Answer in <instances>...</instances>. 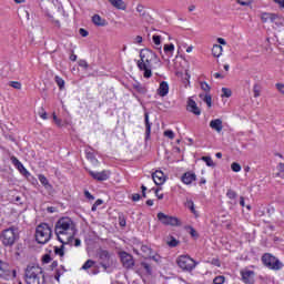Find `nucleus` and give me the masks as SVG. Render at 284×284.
Listing matches in <instances>:
<instances>
[{"instance_id": "obj_1", "label": "nucleus", "mask_w": 284, "mask_h": 284, "mask_svg": "<svg viewBox=\"0 0 284 284\" xmlns=\"http://www.w3.org/2000/svg\"><path fill=\"white\" fill-rule=\"evenodd\" d=\"M57 239L62 245H69V243H72V239H74V235L77 234V225H74V221L70 217H61L55 223L54 229Z\"/></svg>"}, {"instance_id": "obj_2", "label": "nucleus", "mask_w": 284, "mask_h": 284, "mask_svg": "<svg viewBox=\"0 0 284 284\" xmlns=\"http://www.w3.org/2000/svg\"><path fill=\"white\" fill-rule=\"evenodd\" d=\"M159 61V55L150 49H143L140 51V60H138L136 65L139 70L143 73L144 79H150L152 77V63Z\"/></svg>"}, {"instance_id": "obj_3", "label": "nucleus", "mask_w": 284, "mask_h": 284, "mask_svg": "<svg viewBox=\"0 0 284 284\" xmlns=\"http://www.w3.org/2000/svg\"><path fill=\"white\" fill-rule=\"evenodd\" d=\"M24 281L27 284H45L43 268L37 265H29L24 271Z\"/></svg>"}, {"instance_id": "obj_4", "label": "nucleus", "mask_w": 284, "mask_h": 284, "mask_svg": "<svg viewBox=\"0 0 284 284\" xmlns=\"http://www.w3.org/2000/svg\"><path fill=\"white\" fill-rule=\"evenodd\" d=\"M52 239V227L48 223H41L36 229V241L40 245H45Z\"/></svg>"}, {"instance_id": "obj_5", "label": "nucleus", "mask_w": 284, "mask_h": 284, "mask_svg": "<svg viewBox=\"0 0 284 284\" xmlns=\"http://www.w3.org/2000/svg\"><path fill=\"white\" fill-rule=\"evenodd\" d=\"M0 239L4 247H12L19 241V232L13 226L6 229L2 231Z\"/></svg>"}, {"instance_id": "obj_6", "label": "nucleus", "mask_w": 284, "mask_h": 284, "mask_svg": "<svg viewBox=\"0 0 284 284\" xmlns=\"http://www.w3.org/2000/svg\"><path fill=\"white\" fill-rule=\"evenodd\" d=\"M178 266L183 270V272H192L196 267V261H194L189 255H180L176 258Z\"/></svg>"}, {"instance_id": "obj_7", "label": "nucleus", "mask_w": 284, "mask_h": 284, "mask_svg": "<svg viewBox=\"0 0 284 284\" xmlns=\"http://www.w3.org/2000/svg\"><path fill=\"white\" fill-rule=\"evenodd\" d=\"M262 262L266 267H268V270H283V264L281 263V261L270 253H265L262 256Z\"/></svg>"}, {"instance_id": "obj_8", "label": "nucleus", "mask_w": 284, "mask_h": 284, "mask_svg": "<svg viewBox=\"0 0 284 284\" xmlns=\"http://www.w3.org/2000/svg\"><path fill=\"white\" fill-rule=\"evenodd\" d=\"M158 221L162 223V225H171V227H180L181 220L176 216L166 215L163 212L158 213Z\"/></svg>"}, {"instance_id": "obj_9", "label": "nucleus", "mask_w": 284, "mask_h": 284, "mask_svg": "<svg viewBox=\"0 0 284 284\" xmlns=\"http://www.w3.org/2000/svg\"><path fill=\"white\" fill-rule=\"evenodd\" d=\"M100 263L103 268L108 270L109 267H112L114 265V254L109 253L105 250L100 251L99 253Z\"/></svg>"}, {"instance_id": "obj_10", "label": "nucleus", "mask_w": 284, "mask_h": 284, "mask_svg": "<svg viewBox=\"0 0 284 284\" xmlns=\"http://www.w3.org/2000/svg\"><path fill=\"white\" fill-rule=\"evenodd\" d=\"M120 258L123 267L126 270H131V267H134V257L125 251L120 252Z\"/></svg>"}, {"instance_id": "obj_11", "label": "nucleus", "mask_w": 284, "mask_h": 284, "mask_svg": "<svg viewBox=\"0 0 284 284\" xmlns=\"http://www.w3.org/2000/svg\"><path fill=\"white\" fill-rule=\"evenodd\" d=\"M89 174L94 179V181H108V179H110V171L108 170L101 172L89 171Z\"/></svg>"}, {"instance_id": "obj_12", "label": "nucleus", "mask_w": 284, "mask_h": 284, "mask_svg": "<svg viewBox=\"0 0 284 284\" xmlns=\"http://www.w3.org/2000/svg\"><path fill=\"white\" fill-rule=\"evenodd\" d=\"M11 162L14 165V168H17L18 172H20V174L27 178L30 176L29 170L26 169V166H23V163H21V161H19L17 156H11Z\"/></svg>"}, {"instance_id": "obj_13", "label": "nucleus", "mask_w": 284, "mask_h": 284, "mask_svg": "<svg viewBox=\"0 0 284 284\" xmlns=\"http://www.w3.org/2000/svg\"><path fill=\"white\" fill-rule=\"evenodd\" d=\"M186 110L187 112L195 114V116H201V109H199V105L196 104V101H194L193 98H189Z\"/></svg>"}, {"instance_id": "obj_14", "label": "nucleus", "mask_w": 284, "mask_h": 284, "mask_svg": "<svg viewBox=\"0 0 284 284\" xmlns=\"http://www.w3.org/2000/svg\"><path fill=\"white\" fill-rule=\"evenodd\" d=\"M242 281L245 284H254V271L243 270L241 271Z\"/></svg>"}, {"instance_id": "obj_15", "label": "nucleus", "mask_w": 284, "mask_h": 284, "mask_svg": "<svg viewBox=\"0 0 284 284\" xmlns=\"http://www.w3.org/2000/svg\"><path fill=\"white\" fill-rule=\"evenodd\" d=\"M12 274V271L10 270V266L6 264L4 262L0 261V278H10Z\"/></svg>"}, {"instance_id": "obj_16", "label": "nucleus", "mask_w": 284, "mask_h": 284, "mask_svg": "<svg viewBox=\"0 0 284 284\" xmlns=\"http://www.w3.org/2000/svg\"><path fill=\"white\" fill-rule=\"evenodd\" d=\"M159 97H168L170 94V84L166 81H162L156 90Z\"/></svg>"}, {"instance_id": "obj_17", "label": "nucleus", "mask_w": 284, "mask_h": 284, "mask_svg": "<svg viewBox=\"0 0 284 284\" xmlns=\"http://www.w3.org/2000/svg\"><path fill=\"white\" fill-rule=\"evenodd\" d=\"M181 181L184 185H192V183L196 181V174L193 172H186L182 175Z\"/></svg>"}, {"instance_id": "obj_18", "label": "nucleus", "mask_w": 284, "mask_h": 284, "mask_svg": "<svg viewBox=\"0 0 284 284\" xmlns=\"http://www.w3.org/2000/svg\"><path fill=\"white\" fill-rule=\"evenodd\" d=\"M152 180L154 181L155 185H163V183H165V174L162 171H155L152 174Z\"/></svg>"}, {"instance_id": "obj_19", "label": "nucleus", "mask_w": 284, "mask_h": 284, "mask_svg": "<svg viewBox=\"0 0 284 284\" xmlns=\"http://www.w3.org/2000/svg\"><path fill=\"white\" fill-rule=\"evenodd\" d=\"M276 19H278V14L276 13L264 12L261 14V20L263 21V23H274Z\"/></svg>"}, {"instance_id": "obj_20", "label": "nucleus", "mask_w": 284, "mask_h": 284, "mask_svg": "<svg viewBox=\"0 0 284 284\" xmlns=\"http://www.w3.org/2000/svg\"><path fill=\"white\" fill-rule=\"evenodd\" d=\"M210 129L214 130L217 133L223 132V120L221 119L211 120Z\"/></svg>"}, {"instance_id": "obj_21", "label": "nucleus", "mask_w": 284, "mask_h": 284, "mask_svg": "<svg viewBox=\"0 0 284 284\" xmlns=\"http://www.w3.org/2000/svg\"><path fill=\"white\" fill-rule=\"evenodd\" d=\"M144 123H145V136L150 139V134H152V123L150 122V113H144Z\"/></svg>"}, {"instance_id": "obj_22", "label": "nucleus", "mask_w": 284, "mask_h": 284, "mask_svg": "<svg viewBox=\"0 0 284 284\" xmlns=\"http://www.w3.org/2000/svg\"><path fill=\"white\" fill-rule=\"evenodd\" d=\"M92 23H94V26H98L100 28H104V26H108V21L101 18V16L99 14H94L92 17Z\"/></svg>"}, {"instance_id": "obj_23", "label": "nucleus", "mask_w": 284, "mask_h": 284, "mask_svg": "<svg viewBox=\"0 0 284 284\" xmlns=\"http://www.w3.org/2000/svg\"><path fill=\"white\" fill-rule=\"evenodd\" d=\"M111 6H113V8H116L118 10H126L128 4H125V1L123 0H109Z\"/></svg>"}, {"instance_id": "obj_24", "label": "nucleus", "mask_w": 284, "mask_h": 284, "mask_svg": "<svg viewBox=\"0 0 284 284\" xmlns=\"http://www.w3.org/2000/svg\"><path fill=\"white\" fill-rule=\"evenodd\" d=\"M132 88L135 92H138V94H146L148 93V89L139 82L133 83Z\"/></svg>"}, {"instance_id": "obj_25", "label": "nucleus", "mask_w": 284, "mask_h": 284, "mask_svg": "<svg viewBox=\"0 0 284 284\" xmlns=\"http://www.w3.org/2000/svg\"><path fill=\"white\" fill-rule=\"evenodd\" d=\"M38 179L43 187H45L47 190H52V184H50V181H48V178H45V175L40 174Z\"/></svg>"}, {"instance_id": "obj_26", "label": "nucleus", "mask_w": 284, "mask_h": 284, "mask_svg": "<svg viewBox=\"0 0 284 284\" xmlns=\"http://www.w3.org/2000/svg\"><path fill=\"white\" fill-rule=\"evenodd\" d=\"M212 54L216 59L223 54V47L221 44H214L212 48Z\"/></svg>"}, {"instance_id": "obj_27", "label": "nucleus", "mask_w": 284, "mask_h": 284, "mask_svg": "<svg viewBox=\"0 0 284 284\" xmlns=\"http://www.w3.org/2000/svg\"><path fill=\"white\" fill-rule=\"evenodd\" d=\"M200 99L206 103L207 108H212V95L210 93H201Z\"/></svg>"}, {"instance_id": "obj_28", "label": "nucleus", "mask_w": 284, "mask_h": 284, "mask_svg": "<svg viewBox=\"0 0 284 284\" xmlns=\"http://www.w3.org/2000/svg\"><path fill=\"white\" fill-rule=\"evenodd\" d=\"M152 39H153V43H154V45H155V50H159V52H160V54L163 52L162 50H161V36H156V34H154L153 37H152Z\"/></svg>"}, {"instance_id": "obj_29", "label": "nucleus", "mask_w": 284, "mask_h": 284, "mask_svg": "<svg viewBox=\"0 0 284 284\" xmlns=\"http://www.w3.org/2000/svg\"><path fill=\"white\" fill-rule=\"evenodd\" d=\"M164 54L172 57L174 54V44H164Z\"/></svg>"}, {"instance_id": "obj_30", "label": "nucleus", "mask_w": 284, "mask_h": 284, "mask_svg": "<svg viewBox=\"0 0 284 284\" xmlns=\"http://www.w3.org/2000/svg\"><path fill=\"white\" fill-rule=\"evenodd\" d=\"M186 207L194 214V216H199V212H196V209L194 206V202L192 200H189L186 202Z\"/></svg>"}, {"instance_id": "obj_31", "label": "nucleus", "mask_w": 284, "mask_h": 284, "mask_svg": "<svg viewBox=\"0 0 284 284\" xmlns=\"http://www.w3.org/2000/svg\"><path fill=\"white\" fill-rule=\"evenodd\" d=\"M54 81H55L57 85L60 88V90H63V88H65V80L62 79L61 77L55 75Z\"/></svg>"}, {"instance_id": "obj_32", "label": "nucleus", "mask_w": 284, "mask_h": 284, "mask_svg": "<svg viewBox=\"0 0 284 284\" xmlns=\"http://www.w3.org/2000/svg\"><path fill=\"white\" fill-rule=\"evenodd\" d=\"M204 163H206L207 168H214V160L211 156H202Z\"/></svg>"}, {"instance_id": "obj_33", "label": "nucleus", "mask_w": 284, "mask_h": 284, "mask_svg": "<svg viewBox=\"0 0 284 284\" xmlns=\"http://www.w3.org/2000/svg\"><path fill=\"white\" fill-rule=\"evenodd\" d=\"M135 10L140 14V17H145V7L143 4L139 3Z\"/></svg>"}, {"instance_id": "obj_34", "label": "nucleus", "mask_w": 284, "mask_h": 284, "mask_svg": "<svg viewBox=\"0 0 284 284\" xmlns=\"http://www.w3.org/2000/svg\"><path fill=\"white\" fill-rule=\"evenodd\" d=\"M226 196L231 201H234L236 199V196H239V194H236L234 190L229 189L227 192H226Z\"/></svg>"}, {"instance_id": "obj_35", "label": "nucleus", "mask_w": 284, "mask_h": 284, "mask_svg": "<svg viewBox=\"0 0 284 284\" xmlns=\"http://www.w3.org/2000/svg\"><path fill=\"white\" fill-rule=\"evenodd\" d=\"M200 85L203 92H206V94H210V90H212V88L210 87V84H207V82H200Z\"/></svg>"}, {"instance_id": "obj_36", "label": "nucleus", "mask_w": 284, "mask_h": 284, "mask_svg": "<svg viewBox=\"0 0 284 284\" xmlns=\"http://www.w3.org/2000/svg\"><path fill=\"white\" fill-rule=\"evenodd\" d=\"M53 121L55 125H58V128H63V125H65V123H63V120L59 119L54 113H53Z\"/></svg>"}, {"instance_id": "obj_37", "label": "nucleus", "mask_w": 284, "mask_h": 284, "mask_svg": "<svg viewBox=\"0 0 284 284\" xmlns=\"http://www.w3.org/2000/svg\"><path fill=\"white\" fill-rule=\"evenodd\" d=\"M223 97L230 99V97H232V90H230L229 88H222V98Z\"/></svg>"}, {"instance_id": "obj_38", "label": "nucleus", "mask_w": 284, "mask_h": 284, "mask_svg": "<svg viewBox=\"0 0 284 284\" xmlns=\"http://www.w3.org/2000/svg\"><path fill=\"white\" fill-rule=\"evenodd\" d=\"M54 252L58 256H60L61 258H63V256H65V252L63 251V246L61 247H54Z\"/></svg>"}, {"instance_id": "obj_39", "label": "nucleus", "mask_w": 284, "mask_h": 284, "mask_svg": "<svg viewBox=\"0 0 284 284\" xmlns=\"http://www.w3.org/2000/svg\"><path fill=\"white\" fill-rule=\"evenodd\" d=\"M93 265H94V261L88 260V261L82 265V270H90V267H92Z\"/></svg>"}, {"instance_id": "obj_40", "label": "nucleus", "mask_w": 284, "mask_h": 284, "mask_svg": "<svg viewBox=\"0 0 284 284\" xmlns=\"http://www.w3.org/2000/svg\"><path fill=\"white\" fill-rule=\"evenodd\" d=\"M168 245L169 247H176V245H179V240L171 237V241H168Z\"/></svg>"}, {"instance_id": "obj_41", "label": "nucleus", "mask_w": 284, "mask_h": 284, "mask_svg": "<svg viewBox=\"0 0 284 284\" xmlns=\"http://www.w3.org/2000/svg\"><path fill=\"white\" fill-rule=\"evenodd\" d=\"M231 170H232L233 172H241V164H239V163H236V162H233V163L231 164Z\"/></svg>"}, {"instance_id": "obj_42", "label": "nucleus", "mask_w": 284, "mask_h": 284, "mask_svg": "<svg viewBox=\"0 0 284 284\" xmlns=\"http://www.w3.org/2000/svg\"><path fill=\"white\" fill-rule=\"evenodd\" d=\"M38 114H39L40 119H43V121H47L48 113L45 112V110H43V108L40 109Z\"/></svg>"}, {"instance_id": "obj_43", "label": "nucleus", "mask_w": 284, "mask_h": 284, "mask_svg": "<svg viewBox=\"0 0 284 284\" xmlns=\"http://www.w3.org/2000/svg\"><path fill=\"white\" fill-rule=\"evenodd\" d=\"M213 283H214V284H223V283H225V277H224V276H216V277L213 280Z\"/></svg>"}, {"instance_id": "obj_44", "label": "nucleus", "mask_w": 284, "mask_h": 284, "mask_svg": "<svg viewBox=\"0 0 284 284\" xmlns=\"http://www.w3.org/2000/svg\"><path fill=\"white\" fill-rule=\"evenodd\" d=\"M11 88H14V90H21V83L17 81L10 82Z\"/></svg>"}, {"instance_id": "obj_45", "label": "nucleus", "mask_w": 284, "mask_h": 284, "mask_svg": "<svg viewBox=\"0 0 284 284\" xmlns=\"http://www.w3.org/2000/svg\"><path fill=\"white\" fill-rule=\"evenodd\" d=\"M240 6H252V0H237Z\"/></svg>"}, {"instance_id": "obj_46", "label": "nucleus", "mask_w": 284, "mask_h": 284, "mask_svg": "<svg viewBox=\"0 0 284 284\" xmlns=\"http://www.w3.org/2000/svg\"><path fill=\"white\" fill-rule=\"evenodd\" d=\"M149 256L152 258V261H155V263L161 262V255H159V254L152 255V253H151V254H149Z\"/></svg>"}, {"instance_id": "obj_47", "label": "nucleus", "mask_w": 284, "mask_h": 284, "mask_svg": "<svg viewBox=\"0 0 284 284\" xmlns=\"http://www.w3.org/2000/svg\"><path fill=\"white\" fill-rule=\"evenodd\" d=\"M164 136H168V139H174V131L172 130H166L164 132Z\"/></svg>"}, {"instance_id": "obj_48", "label": "nucleus", "mask_w": 284, "mask_h": 284, "mask_svg": "<svg viewBox=\"0 0 284 284\" xmlns=\"http://www.w3.org/2000/svg\"><path fill=\"white\" fill-rule=\"evenodd\" d=\"M254 97L257 99V97H261V90H258L257 85H254L253 88Z\"/></svg>"}, {"instance_id": "obj_49", "label": "nucleus", "mask_w": 284, "mask_h": 284, "mask_svg": "<svg viewBox=\"0 0 284 284\" xmlns=\"http://www.w3.org/2000/svg\"><path fill=\"white\" fill-rule=\"evenodd\" d=\"M276 89L278 90V92H281V94H284V84L283 83H276Z\"/></svg>"}, {"instance_id": "obj_50", "label": "nucleus", "mask_w": 284, "mask_h": 284, "mask_svg": "<svg viewBox=\"0 0 284 284\" xmlns=\"http://www.w3.org/2000/svg\"><path fill=\"white\" fill-rule=\"evenodd\" d=\"M142 267L145 268V272H146L148 274H152V268L149 266L148 263H142Z\"/></svg>"}, {"instance_id": "obj_51", "label": "nucleus", "mask_w": 284, "mask_h": 284, "mask_svg": "<svg viewBox=\"0 0 284 284\" xmlns=\"http://www.w3.org/2000/svg\"><path fill=\"white\" fill-rule=\"evenodd\" d=\"M190 234L191 236H193V239L199 237V233L196 232V230H194V227H190Z\"/></svg>"}, {"instance_id": "obj_52", "label": "nucleus", "mask_w": 284, "mask_h": 284, "mask_svg": "<svg viewBox=\"0 0 284 284\" xmlns=\"http://www.w3.org/2000/svg\"><path fill=\"white\" fill-rule=\"evenodd\" d=\"M84 196L90 201H94V196L92 195V193H90V191H84Z\"/></svg>"}, {"instance_id": "obj_53", "label": "nucleus", "mask_w": 284, "mask_h": 284, "mask_svg": "<svg viewBox=\"0 0 284 284\" xmlns=\"http://www.w3.org/2000/svg\"><path fill=\"white\" fill-rule=\"evenodd\" d=\"M273 1L278 6V8L284 10V0H273Z\"/></svg>"}, {"instance_id": "obj_54", "label": "nucleus", "mask_w": 284, "mask_h": 284, "mask_svg": "<svg viewBox=\"0 0 284 284\" xmlns=\"http://www.w3.org/2000/svg\"><path fill=\"white\" fill-rule=\"evenodd\" d=\"M42 261H43V263H50V261H52V257L50 256V254H45V255L42 257Z\"/></svg>"}, {"instance_id": "obj_55", "label": "nucleus", "mask_w": 284, "mask_h": 284, "mask_svg": "<svg viewBox=\"0 0 284 284\" xmlns=\"http://www.w3.org/2000/svg\"><path fill=\"white\" fill-rule=\"evenodd\" d=\"M132 201H134V202L141 201V194L134 193V194L132 195Z\"/></svg>"}, {"instance_id": "obj_56", "label": "nucleus", "mask_w": 284, "mask_h": 284, "mask_svg": "<svg viewBox=\"0 0 284 284\" xmlns=\"http://www.w3.org/2000/svg\"><path fill=\"white\" fill-rule=\"evenodd\" d=\"M79 65L80 68H88V62L85 60H80Z\"/></svg>"}, {"instance_id": "obj_57", "label": "nucleus", "mask_w": 284, "mask_h": 284, "mask_svg": "<svg viewBox=\"0 0 284 284\" xmlns=\"http://www.w3.org/2000/svg\"><path fill=\"white\" fill-rule=\"evenodd\" d=\"M134 43H143V37L141 36L135 37Z\"/></svg>"}, {"instance_id": "obj_58", "label": "nucleus", "mask_w": 284, "mask_h": 284, "mask_svg": "<svg viewBox=\"0 0 284 284\" xmlns=\"http://www.w3.org/2000/svg\"><path fill=\"white\" fill-rule=\"evenodd\" d=\"M79 32H80L81 37H88V30L80 29Z\"/></svg>"}, {"instance_id": "obj_59", "label": "nucleus", "mask_w": 284, "mask_h": 284, "mask_svg": "<svg viewBox=\"0 0 284 284\" xmlns=\"http://www.w3.org/2000/svg\"><path fill=\"white\" fill-rule=\"evenodd\" d=\"M155 196L161 201L163 200V193H159V189L155 190Z\"/></svg>"}, {"instance_id": "obj_60", "label": "nucleus", "mask_w": 284, "mask_h": 284, "mask_svg": "<svg viewBox=\"0 0 284 284\" xmlns=\"http://www.w3.org/2000/svg\"><path fill=\"white\" fill-rule=\"evenodd\" d=\"M217 43H220V45H226L227 42L225 41V39L219 38Z\"/></svg>"}, {"instance_id": "obj_61", "label": "nucleus", "mask_w": 284, "mask_h": 284, "mask_svg": "<svg viewBox=\"0 0 284 284\" xmlns=\"http://www.w3.org/2000/svg\"><path fill=\"white\" fill-rule=\"evenodd\" d=\"M87 159H90V161H97V159H94V155L92 153H87Z\"/></svg>"}, {"instance_id": "obj_62", "label": "nucleus", "mask_w": 284, "mask_h": 284, "mask_svg": "<svg viewBox=\"0 0 284 284\" xmlns=\"http://www.w3.org/2000/svg\"><path fill=\"white\" fill-rule=\"evenodd\" d=\"M240 205L242 207H245V197H243V196L240 197Z\"/></svg>"}, {"instance_id": "obj_63", "label": "nucleus", "mask_w": 284, "mask_h": 284, "mask_svg": "<svg viewBox=\"0 0 284 284\" xmlns=\"http://www.w3.org/2000/svg\"><path fill=\"white\" fill-rule=\"evenodd\" d=\"M74 245H75V247H80L81 246V240L77 239L74 241Z\"/></svg>"}, {"instance_id": "obj_64", "label": "nucleus", "mask_w": 284, "mask_h": 284, "mask_svg": "<svg viewBox=\"0 0 284 284\" xmlns=\"http://www.w3.org/2000/svg\"><path fill=\"white\" fill-rule=\"evenodd\" d=\"M278 170H280V172H284V163L278 164Z\"/></svg>"}]
</instances>
